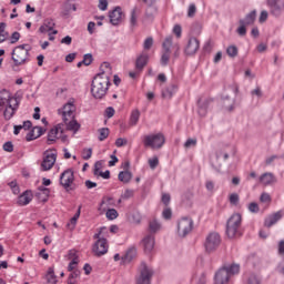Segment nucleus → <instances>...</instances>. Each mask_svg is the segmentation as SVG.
<instances>
[{
	"label": "nucleus",
	"instance_id": "9",
	"mask_svg": "<svg viewBox=\"0 0 284 284\" xmlns=\"http://www.w3.org/2000/svg\"><path fill=\"white\" fill-rule=\"evenodd\" d=\"M74 112H77L74 99L69 100L68 103L63 105L62 110H59V114H61L63 123H68V121L74 119Z\"/></svg>",
	"mask_w": 284,
	"mask_h": 284
},
{
	"label": "nucleus",
	"instance_id": "12",
	"mask_svg": "<svg viewBox=\"0 0 284 284\" xmlns=\"http://www.w3.org/2000/svg\"><path fill=\"white\" fill-rule=\"evenodd\" d=\"M266 6L273 17H281L284 11V0H266Z\"/></svg>",
	"mask_w": 284,
	"mask_h": 284
},
{
	"label": "nucleus",
	"instance_id": "45",
	"mask_svg": "<svg viewBox=\"0 0 284 284\" xmlns=\"http://www.w3.org/2000/svg\"><path fill=\"white\" fill-rule=\"evenodd\" d=\"M205 187H206L207 192H210L211 194H213V192H215V190H216V185L214 184V181H212V180H207L205 182Z\"/></svg>",
	"mask_w": 284,
	"mask_h": 284
},
{
	"label": "nucleus",
	"instance_id": "31",
	"mask_svg": "<svg viewBox=\"0 0 284 284\" xmlns=\"http://www.w3.org/2000/svg\"><path fill=\"white\" fill-rule=\"evenodd\" d=\"M245 284H263V277L256 273H250L246 276Z\"/></svg>",
	"mask_w": 284,
	"mask_h": 284
},
{
	"label": "nucleus",
	"instance_id": "20",
	"mask_svg": "<svg viewBox=\"0 0 284 284\" xmlns=\"http://www.w3.org/2000/svg\"><path fill=\"white\" fill-rule=\"evenodd\" d=\"M283 219V211H277L276 213L268 215L265 221L264 225L265 227H272V225H276L278 221Z\"/></svg>",
	"mask_w": 284,
	"mask_h": 284
},
{
	"label": "nucleus",
	"instance_id": "40",
	"mask_svg": "<svg viewBox=\"0 0 284 284\" xmlns=\"http://www.w3.org/2000/svg\"><path fill=\"white\" fill-rule=\"evenodd\" d=\"M105 216L109 221H114L115 219H119V212L115 209H108Z\"/></svg>",
	"mask_w": 284,
	"mask_h": 284
},
{
	"label": "nucleus",
	"instance_id": "8",
	"mask_svg": "<svg viewBox=\"0 0 284 284\" xmlns=\"http://www.w3.org/2000/svg\"><path fill=\"white\" fill-rule=\"evenodd\" d=\"M152 276H154V268L145 263H142L140 267V275L136 278V283H152Z\"/></svg>",
	"mask_w": 284,
	"mask_h": 284
},
{
	"label": "nucleus",
	"instance_id": "58",
	"mask_svg": "<svg viewBox=\"0 0 284 284\" xmlns=\"http://www.w3.org/2000/svg\"><path fill=\"white\" fill-rule=\"evenodd\" d=\"M101 168H102L101 162H95L94 170H93L94 176H99L101 174V172H102Z\"/></svg>",
	"mask_w": 284,
	"mask_h": 284
},
{
	"label": "nucleus",
	"instance_id": "2",
	"mask_svg": "<svg viewBox=\"0 0 284 284\" xmlns=\"http://www.w3.org/2000/svg\"><path fill=\"white\" fill-rule=\"evenodd\" d=\"M241 272V266L239 264H229L220 268L215 273V284H227L232 276H236Z\"/></svg>",
	"mask_w": 284,
	"mask_h": 284
},
{
	"label": "nucleus",
	"instance_id": "62",
	"mask_svg": "<svg viewBox=\"0 0 284 284\" xmlns=\"http://www.w3.org/2000/svg\"><path fill=\"white\" fill-rule=\"evenodd\" d=\"M196 14V6L195 4H190L189 6V11H187V17H194Z\"/></svg>",
	"mask_w": 284,
	"mask_h": 284
},
{
	"label": "nucleus",
	"instance_id": "59",
	"mask_svg": "<svg viewBox=\"0 0 284 284\" xmlns=\"http://www.w3.org/2000/svg\"><path fill=\"white\" fill-rule=\"evenodd\" d=\"M98 8L102 10V12H105V10H108V0H99Z\"/></svg>",
	"mask_w": 284,
	"mask_h": 284
},
{
	"label": "nucleus",
	"instance_id": "47",
	"mask_svg": "<svg viewBox=\"0 0 284 284\" xmlns=\"http://www.w3.org/2000/svg\"><path fill=\"white\" fill-rule=\"evenodd\" d=\"M9 187H11L12 193L16 195L21 192V190L19 189V185L17 184V181L10 182Z\"/></svg>",
	"mask_w": 284,
	"mask_h": 284
},
{
	"label": "nucleus",
	"instance_id": "54",
	"mask_svg": "<svg viewBox=\"0 0 284 284\" xmlns=\"http://www.w3.org/2000/svg\"><path fill=\"white\" fill-rule=\"evenodd\" d=\"M2 148L4 152H14V145L10 141L6 142Z\"/></svg>",
	"mask_w": 284,
	"mask_h": 284
},
{
	"label": "nucleus",
	"instance_id": "64",
	"mask_svg": "<svg viewBox=\"0 0 284 284\" xmlns=\"http://www.w3.org/2000/svg\"><path fill=\"white\" fill-rule=\"evenodd\" d=\"M19 39H21V33L19 32H13L11 36V43H17V41H19Z\"/></svg>",
	"mask_w": 284,
	"mask_h": 284
},
{
	"label": "nucleus",
	"instance_id": "3",
	"mask_svg": "<svg viewBox=\"0 0 284 284\" xmlns=\"http://www.w3.org/2000/svg\"><path fill=\"white\" fill-rule=\"evenodd\" d=\"M243 224V216L241 213H234L226 222V236L229 239H237L241 236V225Z\"/></svg>",
	"mask_w": 284,
	"mask_h": 284
},
{
	"label": "nucleus",
	"instance_id": "17",
	"mask_svg": "<svg viewBox=\"0 0 284 284\" xmlns=\"http://www.w3.org/2000/svg\"><path fill=\"white\" fill-rule=\"evenodd\" d=\"M201 48V42L196 38H190L187 41V44L184 49L185 54L187 57L194 55L196 52H199V49Z\"/></svg>",
	"mask_w": 284,
	"mask_h": 284
},
{
	"label": "nucleus",
	"instance_id": "4",
	"mask_svg": "<svg viewBox=\"0 0 284 284\" xmlns=\"http://www.w3.org/2000/svg\"><path fill=\"white\" fill-rule=\"evenodd\" d=\"M11 59L16 67L26 65L30 61V47L28 44H21L13 49Z\"/></svg>",
	"mask_w": 284,
	"mask_h": 284
},
{
	"label": "nucleus",
	"instance_id": "56",
	"mask_svg": "<svg viewBox=\"0 0 284 284\" xmlns=\"http://www.w3.org/2000/svg\"><path fill=\"white\" fill-rule=\"evenodd\" d=\"M258 204L256 202H252L248 204V211L252 212L253 214L258 213Z\"/></svg>",
	"mask_w": 284,
	"mask_h": 284
},
{
	"label": "nucleus",
	"instance_id": "49",
	"mask_svg": "<svg viewBox=\"0 0 284 284\" xmlns=\"http://www.w3.org/2000/svg\"><path fill=\"white\" fill-rule=\"evenodd\" d=\"M247 24H240V27L237 28L236 32L240 37H245L247 34V29H246Z\"/></svg>",
	"mask_w": 284,
	"mask_h": 284
},
{
	"label": "nucleus",
	"instance_id": "33",
	"mask_svg": "<svg viewBox=\"0 0 284 284\" xmlns=\"http://www.w3.org/2000/svg\"><path fill=\"white\" fill-rule=\"evenodd\" d=\"M139 119H141V111L138 109L133 110L131 112L130 119H129V125L132 128L139 123Z\"/></svg>",
	"mask_w": 284,
	"mask_h": 284
},
{
	"label": "nucleus",
	"instance_id": "11",
	"mask_svg": "<svg viewBox=\"0 0 284 284\" xmlns=\"http://www.w3.org/2000/svg\"><path fill=\"white\" fill-rule=\"evenodd\" d=\"M55 163H57V152L45 151L41 162V170L43 172H48L50 171L51 168H54Z\"/></svg>",
	"mask_w": 284,
	"mask_h": 284
},
{
	"label": "nucleus",
	"instance_id": "52",
	"mask_svg": "<svg viewBox=\"0 0 284 284\" xmlns=\"http://www.w3.org/2000/svg\"><path fill=\"white\" fill-rule=\"evenodd\" d=\"M182 32H183V29L181 28V24H175L173 27V33L176 36L178 39H181Z\"/></svg>",
	"mask_w": 284,
	"mask_h": 284
},
{
	"label": "nucleus",
	"instance_id": "37",
	"mask_svg": "<svg viewBox=\"0 0 284 284\" xmlns=\"http://www.w3.org/2000/svg\"><path fill=\"white\" fill-rule=\"evenodd\" d=\"M47 284H57V275H54V270L49 268L45 275Z\"/></svg>",
	"mask_w": 284,
	"mask_h": 284
},
{
	"label": "nucleus",
	"instance_id": "23",
	"mask_svg": "<svg viewBox=\"0 0 284 284\" xmlns=\"http://www.w3.org/2000/svg\"><path fill=\"white\" fill-rule=\"evenodd\" d=\"M258 182L262 185H272V183H276V178L273 173L266 172L260 176Z\"/></svg>",
	"mask_w": 284,
	"mask_h": 284
},
{
	"label": "nucleus",
	"instance_id": "38",
	"mask_svg": "<svg viewBox=\"0 0 284 284\" xmlns=\"http://www.w3.org/2000/svg\"><path fill=\"white\" fill-rule=\"evenodd\" d=\"M149 230H150V232H152V234H156V232H159V230H161V223H159V221H156V220L150 221Z\"/></svg>",
	"mask_w": 284,
	"mask_h": 284
},
{
	"label": "nucleus",
	"instance_id": "48",
	"mask_svg": "<svg viewBox=\"0 0 284 284\" xmlns=\"http://www.w3.org/2000/svg\"><path fill=\"white\" fill-rule=\"evenodd\" d=\"M92 61H93L92 53L84 54L82 60L83 65H91Z\"/></svg>",
	"mask_w": 284,
	"mask_h": 284
},
{
	"label": "nucleus",
	"instance_id": "24",
	"mask_svg": "<svg viewBox=\"0 0 284 284\" xmlns=\"http://www.w3.org/2000/svg\"><path fill=\"white\" fill-rule=\"evenodd\" d=\"M36 196H38L39 201H41L42 203L48 202V199H50V189L45 186H39Z\"/></svg>",
	"mask_w": 284,
	"mask_h": 284
},
{
	"label": "nucleus",
	"instance_id": "51",
	"mask_svg": "<svg viewBox=\"0 0 284 284\" xmlns=\"http://www.w3.org/2000/svg\"><path fill=\"white\" fill-rule=\"evenodd\" d=\"M152 45H154V39L146 38L144 40V44H143L144 50H150V48H152Z\"/></svg>",
	"mask_w": 284,
	"mask_h": 284
},
{
	"label": "nucleus",
	"instance_id": "43",
	"mask_svg": "<svg viewBox=\"0 0 284 284\" xmlns=\"http://www.w3.org/2000/svg\"><path fill=\"white\" fill-rule=\"evenodd\" d=\"M41 136V133H37L34 128L27 134L26 139L27 141H34V139H39Z\"/></svg>",
	"mask_w": 284,
	"mask_h": 284
},
{
	"label": "nucleus",
	"instance_id": "36",
	"mask_svg": "<svg viewBox=\"0 0 284 284\" xmlns=\"http://www.w3.org/2000/svg\"><path fill=\"white\" fill-rule=\"evenodd\" d=\"M118 179L121 181V183H130V181H132V172L121 171L118 175Z\"/></svg>",
	"mask_w": 284,
	"mask_h": 284
},
{
	"label": "nucleus",
	"instance_id": "13",
	"mask_svg": "<svg viewBox=\"0 0 284 284\" xmlns=\"http://www.w3.org/2000/svg\"><path fill=\"white\" fill-rule=\"evenodd\" d=\"M205 250L206 252H214L219 245H221V235L219 233H210L205 241Z\"/></svg>",
	"mask_w": 284,
	"mask_h": 284
},
{
	"label": "nucleus",
	"instance_id": "25",
	"mask_svg": "<svg viewBox=\"0 0 284 284\" xmlns=\"http://www.w3.org/2000/svg\"><path fill=\"white\" fill-rule=\"evenodd\" d=\"M54 20L47 19L44 20L43 24L39 28V32L41 34H45L47 32H52L54 30Z\"/></svg>",
	"mask_w": 284,
	"mask_h": 284
},
{
	"label": "nucleus",
	"instance_id": "16",
	"mask_svg": "<svg viewBox=\"0 0 284 284\" xmlns=\"http://www.w3.org/2000/svg\"><path fill=\"white\" fill-rule=\"evenodd\" d=\"M141 245L143 247L144 254H152V252L154 251V245H156V240L154 239V235H145L141 241Z\"/></svg>",
	"mask_w": 284,
	"mask_h": 284
},
{
	"label": "nucleus",
	"instance_id": "18",
	"mask_svg": "<svg viewBox=\"0 0 284 284\" xmlns=\"http://www.w3.org/2000/svg\"><path fill=\"white\" fill-rule=\"evenodd\" d=\"M123 9H121V7H115L112 11L109 12V19L112 26H119V23L123 21Z\"/></svg>",
	"mask_w": 284,
	"mask_h": 284
},
{
	"label": "nucleus",
	"instance_id": "1",
	"mask_svg": "<svg viewBox=\"0 0 284 284\" xmlns=\"http://www.w3.org/2000/svg\"><path fill=\"white\" fill-rule=\"evenodd\" d=\"M112 79V67L110 62H103L91 83V94L94 99H103L110 90V80Z\"/></svg>",
	"mask_w": 284,
	"mask_h": 284
},
{
	"label": "nucleus",
	"instance_id": "53",
	"mask_svg": "<svg viewBox=\"0 0 284 284\" xmlns=\"http://www.w3.org/2000/svg\"><path fill=\"white\" fill-rule=\"evenodd\" d=\"M197 141L196 139H187L186 142L184 143V148L190 149V148H195Z\"/></svg>",
	"mask_w": 284,
	"mask_h": 284
},
{
	"label": "nucleus",
	"instance_id": "46",
	"mask_svg": "<svg viewBox=\"0 0 284 284\" xmlns=\"http://www.w3.org/2000/svg\"><path fill=\"white\" fill-rule=\"evenodd\" d=\"M149 165H150L151 170H156V168H159V158L153 156V158L149 159Z\"/></svg>",
	"mask_w": 284,
	"mask_h": 284
},
{
	"label": "nucleus",
	"instance_id": "61",
	"mask_svg": "<svg viewBox=\"0 0 284 284\" xmlns=\"http://www.w3.org/2000/svg\"><path fill=\"white\" fill-rule=\"evenodd\" d=\"M207 283V277L205 276V273H201L197 277L196 284H206Z\"/></svg>",
	"mask_w": 284,
	"mask_h": 284
},
{
	"label": "nucleus",
	"instance_id": "21",
	"mask_svg": "<svg viewBox=\"0 0 284 284\" xmlns=\"http://www.w3.org/2000/svg\"><path fill=\"white\" fill-rule=\"evenodd\" d=\"M19 108V102L13 103V104H9L8 106L3 108V116L7 121H10V119H12L17 112Z\"/></svg>",
	"mask_w": 284,
	"mask_h": 284
},
{
	"label": "nucleus",
	"instance_id": "22",
	"mask_svg": "<svg viewBox=\"0 0 284 284\" xmlns=\"http://www.w3.org/2000/svg\"><path fill=\"white\" fill-rule=\"evenodd\" d=\"M141 14V9L139 7H134L131 10V16H130V28L134 29L136 26H139V17Z\"/></svg>",
	"mask_w": 284,
	"mask_h": 284
},
{
	"label": "nucleus",
	"instance_id": "63",
	"mask_svg": "<svg viewBox=\"0 0 284 284\" xmlns=\"http://www.w3.org/2000/svg\"><path fill=\"white\" fill-rule=\"evenodd\" d=\"M77 276H79V273L77 272L71 273L68 278V284H74L75 283L74 280L77 278Z\"/></svg>",
	"mask_w": 284,
	"mask_h": 284
},
{
	"label": "nucleus",
	"instance_id": "60",
	"mask_svg": "<svg viewBox=\"0 0 284 284\" xmlns=\"http://www.w3.org/2000/svg\"><path fill=\"white\" fill-rule=\"evenodd\" d=\"M230 203H231L232 205H239V194L232 193V194L230 195Z\"/></svg>",
	"mask_w": 284,
	"mask_h": 284
},
{
	"label": "nucleus",
	"instance_id": "42",
	"mask_svg": "<svg viewBox=\"0 0 284 284\" xmlns=\"http://www.w3.org/2000/svg\"><path fill=\"white\" fill-rule=\"evenodd\" d=\"M108 136H110V130L108 128L99 130V141H105Z\"/></svg>",
	"mask_w": 284,
	"mask_h": 284
},
{
	"label": "nucleus",
	"instance_id": "29",
	"mask_svg": "<svg viewBox=\"0 0 284 284\" xmlns=\"http://www.w3.org/2000/svg\"><path fill=\"white\" fill-rule=\"evenodd\" d=\"M69 258H72L69 263L68 271L72 272V270L77 268L79 265V256H77V251H69Z\"/></svg>",
	"mask_w": 284,
	"mask_h": 284
},
{
	"label": "nucleus",
	"instance_id": "6",
	"mask_svg": "<svg viewBox=\"0 0 284 284\" xmlns=\"http://www.w3.org/2000/svg\"><path fill=\"white\" fill-rule=\"evenodd\" d=\"M103 230H105V227H101L99 233L93 235V239L98 240L92 247V252L95 256L108 254V240L101 237V232H103Z\"/></svg>",
	"mask_w": 284,
	"mask_h": 284
},
{
	"label": "nucleus",
	"instance_id": "5",
	"mask_svg": "<svg viewBox=\"0 0 284 284\" xmlns=\"http://www.w3.org/2000/svg\"><path fill=\"white\" fill-rule=\"evenodd\" d=\"M144 148H151L152 150H161L165 144V135L162 133L149 134L143 139Z\"/></svg>",
	"mask_w": 284,
	"mask_h": 284
},
{
	"label": "nucleus",
	"instance_id": "19",
	"mask_svg": "<svg viewBox=\"0 0 284 284\" xmlns=\"http://www.w3.org/2000/svg\"><path fill=\"white\" fill-rule=\"evenodd\" d=\"M32 191H24L18 196L17 205H19L20 207H24V205H30V203H32Z\"/></svg>",
	"mask_w": 284,
	"mask_h": 284
},
{
	"label": "nucleus",
	"instance_id": "44",
	"mask_svg": "<svg viewBox=\"0 0 284 284\" xmlns=\"http://www.w3.org/2000/svg\"><path fill=\"white\" fill-rule=\"evenodd\" d=\"M226 54L232 58L236 57L239 54V48H236V45H230L226 49Z\"/></svg>",
	"mask_w": 284,
	"mask_h": 284
},
{
	"label": "nucleus",
	"instance_id": "32",
	"mask_svg": "<svg viewBox=\"0 0 284 284\" xmlns=\"http://www.w3.org/2000/svg\"><path fill=\"white\" fill-rule=\"evenodd\" d=\"M64 123L67 125V130H70L71 132L77 133L81 129V124H79V122H77V120H74V118L71 120H68Z\"/></svg>",
	"mask_w": 284,
	"mask_h": 284
},
{
	"label": "nucleus",
	"instance_id": "7",
	"mask_svg": "<svg viewBox=\"0 0 284 284\" xmlns=\"http://www.w3.org/2000/svg\"><path fill=\"white\" fill-rule=\"evenodd\" d=\"M194 230V221L190 217H182L178 221L176 234L180 239H185Z\"/></svg>",
	"mask_w": 284,
	"mask_h": 284
},
{
	"label": "nucleus",
	"instance_id": "50",
	"mask_svg": "<svg viewBox=\"0 0 284 284\" xmlns=\"http://www.w3.org/2000/svg\"><path fill=\"white\" fill-rule=\"evenodd\" d=\"M82 158L84 159V161H89V159H92V149H83Z\"/></svg>",
	"mask_w": 284,
	"mask_h": 284
},
{
	"label": "nucleus",
	"instance_id": "27",
	"mask_svg": "<svg viewBox=\"0 0 284 284\" xmlns=\"http://www.w3.org/2000/svg\"><path fill=\"white\" fill-rule=\"evenodd\" d=\"M178 90H179V87L176 84H170L164 90H162L163 99H172V97L176 94Z\"/></svg>",
	"mask_w": 284,
	"mask_h": 284
},
{
	"label": "nucleus",
	"instance_id": "35",
	"mask_svg": "<svg viewBox=\"0 0 284 284\" xmlns=\"http://www.w3.org/2000/svg\"><path fill=\"white\" fill-rule=\"evenodd\" d=\"M148 54L143 53L140 57H138L136 62H135V68L138 70H141L142 68H145L148 65Z\"/></svg>",
	"mask_w": 284,
	"mask_h": 284
},
{
	"label": "nucleus",
	"instance_id": "14",
	"mask_svg": "<svg viewBox=\"0 0 284 284\" xmlns=\"http://www.w3.org/2000/svg\"><path fill=\"white\" fill-rule=\"evenodd\" d=\"M162 48L164 50L162 57H161V64L162 65H168L170 61V54H171V48H172V36H168L162 43Z\"/></svg>",
	"mask_w": 284,
	"mask_h": 284
},
{
	"label": "nucleus",
	"instance_id": "26",
	"mask_svg": "<svg viewBox=\"0 0 284 284\" xmlns=\"http://www.w3.org/2000/svg\"><path fill=\"white\" fill-rule=\"evenodd\" d=\"M256 21V10L251 11L244 19L240 20V26H253Z\"/></svg>",
	"mask_w": 284,
	"mask_h": 284
},
{
	"label": "nucleus",
	"instance_id": "10",
	"mask_svg": "<svg viewBox=\"0 0 284 284\" xmlns=\"http://www.w3.org/2000/svg\"><path fill=\"white\" fill-rule=\"evenodd\" d=\"M60 185L67 190V192H70V190H74V172L72 170H65L60 175Z\"/></svg>",
	"mask_w": 284,
	"mask_h": 284
},
{
	"label": "nucleus",
	"instance_id": "41",
	"mask_svg": "<svg viewBox=\"0 0 284 284\" xmlns=\"http://www.w3.org/2000/svg\"><path fill=\"white\" fill-rule=\"evenodd\" d=\"M110 205H112V197H106V199L102 200L99 211L105 212V210H108V207H110Z\"/></svg>",
	"mask_w": 284,
	"mask_h": 284
},
{
	"label": "nucleus",
	"instance_id": "30",
	"mask_svg": "<svg viewBox=\"0 0 284 284\" xmlns=\"http://www.w3.org/2000/svg\"><path fill=\"white\" fill-rule=\"evenodd\" d=\"M133 258H136V247L131 246L128 248L124 256H122V261L123 263H131Z\"/></svg>",
	"mask_w": 284,
	"mask_h": 284
},
{
	"label": "nucleus",
	"instance_id": "28",
	"mask_svg": "<svg viewBox=\"0 0 284 284\" xmlns=\"http://www.w3.org/2000/svg\"><path fill=\"white\" fill-rule=\"evenodd\" d=\"M61 126H55L49 131L48 134V143L49 145H52L57 139H59V134L61 133Z\"/></svg>",
	"mask_w": 284,
	"mask_h": 284
},
{
	"label": "nucleus",
	"instance_id": "39",
	"mask_svg": "<svg viewBox=\"0 0 284 284\" xmlns=\"http://www.w3.org/2000/svg\"><path fill=\"white\" fill-rule=\"evenodd\" d=\"M79 216H81V209L78 210L74 216L70 220V223L67 224L69 230H74V227L77 226V221H79Z\"/></svg>",
	"mask_w": 284,
	"mask_h": 284
},
{
	"label": "nucleus",
	"instance_id": "15",
	"mask_svg": "<svg viewBox=\"0 0 284 284\" xmlns=\"http://www.w3.org/2000/svg\"><path fill=\"white\" fill-rule=\"evenodd\" d=\"M17 105V98L12 97V93L10 91L3 89L0 91V108L3 110V108L8 105L14 104Z\"/></svg>",
	"mask_w": 284,
	"mask_h": 284
},
{
	"label": "nucleus",
	"instance_id": "57",
	"mask_svg": "<svg viewBox=\"0 0 284 284\" xmlns=\"http://www.w3.org/2000/svg\"><path fill=\"white\" fill-rule=\"evenodd\" d=\"M134 196V190L126 189L124 193L122 194V199H132Z\"/></svg>",
	"mask_w": 284,
	"mask_h": 284
},
{
	"label": "nucleus",
	"instance_id": "55",
	"mask_svg": "<svg viewBox=\"0 0 284 284\" xmlns=\"http://www.w3.org/2000/svg\"><path fill=\"white\" fill-rule=\"evenodd\" d=\"M116 148H123V145H128V139L119 138L115 140Z\"/></svg>",
	"mask_w": 284,
	"mask_h": 284
},
{
	"label": "nucleus",
	"instance_id": "34",
	"mask_svg": "<svg viewBox=\"0 0 284 284\" xmlns=\"http://www.w3.org/2000/svg\"><path fill=\"white\" fill-rule=\"evenodd\" d=\"M222 103L224 110H227L229 112H232V110H234V100L230 99L229 95H224L222 98Z\"/></svg>",
	"mask_w": 284,
	"mask_h": 284
}]
</instances>
